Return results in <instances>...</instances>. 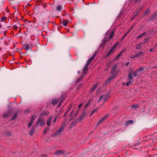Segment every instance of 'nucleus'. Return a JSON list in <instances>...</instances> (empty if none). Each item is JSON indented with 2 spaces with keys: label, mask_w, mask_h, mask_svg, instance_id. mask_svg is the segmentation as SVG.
Returning a JSON list of instances; mask_svg holds the SVG:
<instances>
[{
  "label": "nucleus",
  "mask_w": 157,
  "mask_h": 157,
  "mask_svg": "<svg viewBox=\"0 0 157 157\" xmlns=\"http://www.w3.org/2000/svg\"><path fill=\"white\" fill-rule=\"evenodd\" d=\"M111 80H112L110 78H109L108 79L106 80L105 81L104 83L105 85H106L108 83H109Z\"/></svg>",
  "instance_id": "obj_28"
},
{
  "label": "nucleus",
  "mask_w": 157,
  "mask_h": 157,
  "mask_svg": "<svg viewBox=\"0 0 157 157\" xmlns=\"http://www.w3.org/2000/svg\"><path fill=\"white\" fill-rule=\"evenodd\" d=\"M97 86V84L96 83L94 86L92 88L90 91V92H92L94 91L96 88V86Z\"/></svg>",
  "instance_id": "obj_35"
},
{
  "label": "nucleus",
  "mask_w": 157,
  "mask_h": 157,
  "mask_svg": "<svg viewBox=\"0 0 157 157\" xmlns=\"http://www.w3.org/2000/svg\"><path fill=\"white\" fill-rule=\"evenodd\" d=\"M115 33V31L113 30V31H112L110 33V35L109 36V38L108 39V41H110V40L111 39V38H112L113 35H114Z\"/></svg>",
  "instance_id": "obj_22"
},
{
  "label": "nucleus",
  "mask_w": 157,
  "mask_h": 157,
  "mask_svg": "<svg viewBox=\"0 0 157 157\" xmlns=\"http://www.w3.org/2000/svg\"><path fill=\"white\" fill-rule=\"evenodd\" d=\"M150 9L149 8H148L145 12L144 15H146L147 13L150 12Z\"/></svg>",
  "instance_id": "obj_39"
},
{
  "label": "nucleus",
  "mask_w": 157,
  "mask_h": 157,
  "mask_svg": "<svg viewBox=\"0 0 157 157\" xmlns=\"http://www.w3.org/2000/svg\"><path fill=\"white\" fill-rule=\"evenodd\" d=\"M103 95H102L100 97V98H99V100L98 101V102H99L101 101V99L103 98Z\"/></svg>",
  "instance_id": "obj_50"
},
{
  "label": "nucleus",
  "mask_w": 157,
  "mask_h": 157,
  "mask_svg": "<svg viewBox=\"0 0 157 157\" xmlns=\"http://www.w3.org/2000/svg\"><path fill=\"white\" fill-rule=\"evenodd\" d=\"M13 27L15 29H17L18 28V27H17V26H16V25L13 26Z\"/></svg>",
  "instance_id": "obj_62"
},
{
  "label": "nucleus",
  "mask_w": 157,
  "mask_h": 157,
  "mask_svg": "<svg viewBox=\"0 0 157 157\" xmlns=\"http://www.w3.org/2000/svg\"><path fill=\"white\" fill-rule=\"evenodd\" d=\"M27 112V113H29V109H27L25 110V113Z\"/></svg>",
  "instance_id": "obj_64"
},
{
  "label": "nucleus",
  "mask_w": 157,
  "mask_h": 157,
  "mask_svg": "<svg viewBox=\"0 0 157 157\" xmlns=\"http://www.w3.org/2000/svg\"><path fill=\"white\" fill-rule=\"evenodd\" d=\"M119 42H118L116 44H115L114 45H113V47L111 48V49L112 50H113H113L116 48V47L117 45L119 44Z\"/></svg>",
  "instance_id": "obj_38"
},
{
  "label": "nucleus",
  "mask_w": 157,
  "mask_h": 157,
  "mask_svg": "<svg viewBox=\"0 0 157 157\" xmlns=\"http://www.w3.org/2000/svg\"><path fill=\"white\" fill-rule=\"evenodd\" d=\"M124 52V51H121L119 54L116 57L115 60H117L118 58L121 56Z\"/></svg>",
  "instance_id": "obj_24"
},
{
  "label": "nucleus",
  "mask_w": 157,
  "mask_h": 157,
  "mask_svg": "<svg viewBox=\"0 0 157 157\" xmlns=\"http://www.w3.org/2000/svg\"><path fill=\"white\" fill-rule=\"evenodd\" d=\"M59 99H53L52 100V104L53 105L57 104L59 101Z\"/></svg>",
  "instance_id": "obj_13"
},
{
  "label": "nucleus",
  "mask_w": 157,
  "mask_h": 157,
  "mask_svg": "<svg viewBox=\"0 0 157 157\" xmlns=\"http://www.w3.org/2000/svg\"><path fill=\"white\" fill-rule=\"evenodd\" d=\"M84 77V75H81V76L78 78L77 79V82H80L81 81L82 79Z\"/></svg>",
  "instance_id": "obj_29"
},
{
  "label": "nucleus",
  "mask_w": 157,
  "mask_h": 157,
  "mask_svg": "<svg viewBox=\"0 0 157 157\" xmlns=\"http://www.w3.org/2000/svg\"><path fill=\"white\" fill-rule=\"evenodd\" d=\"M133 82L132 81H129L127 82L126 84V86H128L130 84H131L132 82Z\"/></svg>",
  "instance_id": "obj_41"
},
{
  "label": "nucleus",
  "mask_w": 157,
  "mask_h": 157,
  "mask_svg": "<svg viewBox=\"0 0 157 157\" xmlns=\"http://www.w3.org/2000/svg\"><path fill=\"white\" fill-rule=\"evenodd\" d=\"M113 75L111 76L110 78L111 79H114L116 76L118 75L117 74L115 73L114 74H113Z\"/></svg>",
  "instance_id": "obj_30"
},
{
  "label": "nucleus",
  "mask_w": 157,
  "mask_h": 157,
  "mask_svg": "<svg viewBox=\"0 0 157 157\" xmlns=\"http://www.w3.org/2000/svg\"><path fill=\"white\" fill-rule=\"evenodd\" d=\"M49 113V112L48 111H45L43 112L41 114L40 117H43L44 118L45 117L46 115H48Z\"/></svg>",
  "instance_id": "obj_12"
},
{
  "label": "nucleus",
  "mask_w": 157,
  "mask_h": 157,
  "mask_svg": "<svg viewBox=\"0 0 157 157\" xmlns=\"http://www.w3.org/2000/svg\"><path fill=\"white\" fill-rule=\"evenodd\" d=\"M66 96V93H64L61 95V97H60L59 100H60L61 102H63V100L65 99V97Z\"/></svg>",
  "instance_id": "obj_14"
},
{
  "label": "nucleus",
  "mask_w": 157,
  "mask_h": 157,
  "mask_svg": "<svg viewBox=\"0 0 157 157\" xmlns=\"http://www.w3.org/2000/svg\"><path fill=\"white\" fill-rule=\"evenodd\" d=\"M157 11H156L151 17L150 20L156 19L157 18Z\"/></svg>",
  "instance_id": "obj_11"
},
{
  "label": "nucleus",
  "mask_w": 157,
  "mask_h": 157,
  "mask_svg": "<svg viewBox=\"0 0 157 157\" xmlns=\"http://www.w3.org/2000/svg\"><path fill=\"white\" fill-rule=\"evenodd\" d=\"M134 122V121L133 120H128L125 124V125L126 126H128Z\"/></svg>",
  "instance_id": "obj_17"
},
{
  "label": "nucleus",
  "mask_w": 157,
  "mask_h": 157,
  "mask_svg": "<svg viewBox=\"0 0 157 157\" xmlns=\"http://www.w3.org/2000/svg\"><path fill=\"white\" fill-rule=\"evenodd\" d=\"M128 35L127 33H126L122 38L121 39V41H122V40L126 36Z\"/></svg>",
  "instance_id": "obj_47"
},
{
  "label": "nucleus",
  "mask_w": 157,
  "mask_h": 157,
  "mask_svg": "<svg viewBox=\"0 0 157 157\" xmlns=\"http://www.w3.org/2000/svg\"><path fill=\"white\" fill-rule=\"evenodd\" d=\"M68 23V21L66 20H64L63 21V25L64 26H66L67 25Z\"/></svg>",
  "instance_id": "obj_27"
},
{
  "label": "nucleus",
  "mask_w": 157,
  "mask_h": 157,
  "mask_svg": "<svg viewBox=\"0 0 157 157\" xmlns=\"http://www.w3.org/2000/svg\"><path fill=\"white\" fill-rule=\"evenodd\" d=\"M77 123V122L76 121H74L72 122L70 126L71 128H72L76 125Z\"/></svg>",
  "instance_id": "obj_23"
},
{
  "label": "nucleus",
  "mask_w": 157,
  "mask_h": 157,
  "mask_svg": "<svg viewBox=\"0 0 157 157\" xmlns=\"http://www.w3.org/2000/svg\"><path fill=\"white\" fill-rule=\"evenodd\" d=\"M6 19V17H2L1 18V21H4Z\"/></svg>",
  "instance_id": "obj_45"
},
{
  "label": "nucleus",
  "mask_w": 157,
  "mask_h": 157,
  "mask_svg": "<svg viewBox=\"0 0 157 157\" xmlns=\"http://www.w3.org/2000/svg\"><path fill=\"white\" fill-rule=\"evenodd\" d=\"M144 52H138L136 54H135L136 57H139L141 56H144Z\"/></svg>",
  "instance_id": "obj_21"
},
{
  "label": "nucleus",
  "mask_w": 157,
  "mask_h": 157,
  "mask_svg": "<svg viewBox=\"0 0 157 157\" xmlns=\"http://www.w3.org/2000/svg\"><path fill=\"white\" fill-rule=\"evenodd\" d=\"M68 109H67V111H66V113H67L71 109V107L70 106H68Z\"/></svg>",
  "instance_id": "obj_52"
},
{
  "label": "nucleus",
  "mask_w": 157,
  "mask_h": 157,
  "mask_svg": "<svg viewBox=\"0 0 157 157\" xmlns=\"http://www.w3.org/2000/svg\"><path fill=\"white\" fill-rule=\"evenodd\" d=\"M65 153V151L63 150H57L56 152L55 153V154L58 155L59 156L60 155H63Z\"/></svg>",
  "instance_id": "obj_7"
},
{
  "label": "nucleus",
  "mask_w": 157,
  "mask_h": 157,
  "mask_svg": "<svg viewBox=\"0 0 157 157\" xmlns=\"http://www.w3.org/2000/svg\"><path fill=\"white\" fill-rule=\"evenodd\" d=\"M32 123H33L31 122V121H30V122H29L28 123V124H27L28 127L29 128L31 126Z\"/></svg>",
  "instance_id": "obj_46"
},
{
  "label": "nucleus",
  "mask_w": 157,
  "mask_h": 157,
  "mask_svg": "<svg viewBox=\"0 0 157 157\" xmlns=\"http://www.w3.org/2000/svg\"><path fill=\"white\" fill-rule=\"evenodd\" d=\"M36 117L34 115H33L31 116V121H30L32 122L33 123L34 122V120L35 118Z\"/></svg>",
  "instance_id": "obj_26"
},
{
  "label": "nucleus",
  "mask_w": 157,
  "mask_h": 157,
  "mask_svg": "<svg viewBox=\"0 0 157 157\" xmlns=\"http://www.w3.org/2000/svg\"><path fill=\"white\" fill-rule=\"evenodd\" d=\"M44 119L43 117H39L36 124V126L37 127L39 124L40 126L42 127L44 125Z\"/></svg>",
  "instance_id": "obj_1"
},
{
  "label": "nucleus",
  "mask_w": 157,
  "mask_h": 157,
  "mask_svg": "<svg viewBox=\"0 0 157 157\" xmlns=\"http://www.w3.org/2000/svg\"><path fill=\"white\" fill-rule=\"evenodd\" d=\"M97 110H98L97 108H96V109H94V110H93L92 111V113H94L97 112Z\"/></svg>",
  "instance_id": "obj_51"
},
{
  "label": "nucleus",
  "mask_w": 157,
  "mask_h": 157,
  "mask_svg": "<svg viewBox=\"0 0 157 157\" xmlns=\"http://www.w3.org/2000/svg\"><path fill=\"white\" fill-rule=\"evenodd\" d=\"M62 102H61V101H60V102L59 103V104L57 106L58 107H60V106L61 105V103Z\"/></svg>",
  "instance_id": "obj_53"
},
{
  "label": "nucleus",
  "mask_w": 157,
  "mask_h": 157,
  "mask_svg": "<svg viewBox=\"0 0 157 157\" xmlns=\"http://www.w3.org/2000/svg\"><path fill=\"white\" fill-rule=\"evenodd\" d=\"M6 135L8 136H10L11 135V133L9 132H6Z\"/></svg>",
  "instance_id": "obj_49"
},
{
  "label": "nucleus",
  "mask_w": 157,
  "mask_h": 157,
  "mask_svg": "<svg viewBox=\"0 0 157 157\" xmlns=\"http://www.w3.org/2000/svg\"><path fill=\"white\" fill-rule=\"evenodd\" d=\"M107 117L108 116H106L105 117L102 118L98 122L97 124V126H98L100 124H101Z\"/></svg>",
  "instance_id": "obj_18"
},
{
  "label": "nucleus",
  "mask_w": 157,
  "mask_h": 157,
  "mask_svg": "<svg viewBox=\"0 0 157 157\" xmlns=\"http://www.w3.org/2000/svg\"><path fill=\"white\" fill-rule=\"evenodd\" d=\"M32 130H31L30 132V135L31 136H32L34 133V126H33L32 127Z\"/></svg>",
  "instance_id": "obj_32"
},
{
  "label": "nucleus",
  "mask_w": 157,
  "mask_h": 157,
  "mask_svg": "<svg viewBox=\"0 0 157 157\" xmlns=\"http://www.w3.org/2000/svg\"><path fill=\"white\" fill-rule=\"evenodd\" d=\"M138 107V105H133L131 106V108L134 109H136Z\"/></svg>",
  "instance_id": "obj_40"
},
{
  "label": "nucleus",
  "mask_w": 157,
  "mask_h": 157,
  "mask_svg": "<svg viewBox=\"0 0 157 157\" xmlns=\"http://www.w3.org/2000/svg\"><path fill=\"white\" fill-rule=\"evenodd\" d=\"M107 40V38L105 37L104 39L102 40V43L101 44L99 48H101L102 47H104L106 43Z\"/></svg>",
  "instance_id": "obj_8"
},
{
  "label": "nucleus",
  "mask_w": 157,
  "mask_h": 157,
  "mask_svg": "<svg viewBox=\"0 0 157 157\" xmlns=\"http://www.w3.org/2000/svg\"><path fill=\"white\" fill-rule=\"evenodd\" d=\"M97 52H95L93 56L87 61L86 63V66H88L89 64H90L91 61L94 59L95 57L97 55Z\"/></svg>",
  "instance_id": "obj_3"
},
{
  "label": "nucleus",
  "mask_w": 157,
  "mask_h": 157,
  "mask_svg": "<svg viewBox=\"0 0 157 157\" xmlns=\"http://www.w3.org/2000/svg\"><path fill=\"white\" fill-rule=\"evenodd\" d=\"M56 10L59 11H60L61 10V6L60 5H58L56 7Z\"/></svg>",
  "instance_id": "obj_36"
},
{
  "label": "nucleus",
  "mask_w": 157,
  "mask_h": 157,
  "mask_svg": "<svg viewBox=\"0 0 157 157\" xmlns=\"http://www.w3.org/2000/svg\"><path fill=\"white\" fill-rule=\"evenodd\" d=\"M113 50H112L111 49L109 50V52L108 53H107V54L106 55V57L107 58L108 56H109V55L111 54L112 52H113Z\"/></svg>",
  "instance_id": "obj_37"
},
{
  "label": "nucleus",
  "mask_w": 157,
  "mask_h": 157,
  "mask_svg": "<svg viewBox=\"0 0 157 157\" xmlns=\"http://www.w3.org/2000/svg\"><path fill=\"white\" fill-rule=\"evenodd\" d=\"M47 131L46 130H44V131H43V134H44V135H45L47 133Z\"/></svg>",
  "instance_id": "obj_55"
},
{
  "label": "nucleus",
  "mask_w": 157,
  "mask_h": 157,
  "mask_svg": "<svg viewBox=\"0 0 157 157\" xmlns=\"http://www.w3.org/2000/svg\"><path fill=\"white\" fill-rule=\"evenodd\" d=\"M17 113L16 112L14 113L13 116V117H12L10 119V120L12 121L15 120L17 117Z\"/></svg>",
  "instance_id": "obj_20"
},
{
  "label": "nucleus",
  "mask_w": 157,
  "mask_h": 157,
  "mask_svg": "<svg viewBox=\"0 0 157 157\" xmlns=\"http://www.w3.org/2000/svg\"><path fill=\"white\" fill-rule=\"evenodd\" d=\"M155 48H155H151V49H150V50H149V51L150 52H153V50L154 48Z\"/></svg>",
  "instance_id": "obj_60"
},
{
  "label": "nucleus",
  "mask_w": 157,
  "mask_h": 157,
  "mask_svg": "<svg viewBox=\"0 0 157 157\" xmlns=\"http://www.w3.org/2000/svg\"><path fill=\"white\" fill-rule=\"evenodd\" d=\"M117 66L118 65L117 64H115L113 65L110 71V73L111 74H115L114 72L115 71L117 67Z\"/></svg>",
  "instance_id": "obj_6"
},
{
  "label": "nucleus",
  "mask_w": 157,
  "mask_h": 157,
  "mask_svg": "<svg viewBox=\"0 0 157 157\" xmlns=\"http://www.w3.org/2000/svg\"><path fill=\"white\" fill-rule=\"evenodd\" d=\"M135 25H132L131 28L130 29L127 31V32L126 33H127V34H128L131 31V30L134 27Z\"/></svg>",
  "instance_id": "obj_43"
},
{
  "label": "nucleus",
  "mask_w": 157,
  "mask_h": 157,
  "mask_svg": "<svg viewBox=\"0 0 157 157\" xmlns=\"http://www.w3.org/2000/svg\"><path fill=\"white\" fill-rule=\"evenodd\" d=\"M52 121L51 118L48 119L47 122V124L48 126H49Z\"/></svg>",
  "instance_id": "obj_33"
},
{
  "label": "nucleus",
  "mask_w": 157,
  "mask_h": 157,
  "mask_svg": "<svg viewBox=\"0 0 157 157\" xmlns=\"http://www.w3.org/2000/svg\"><path fill=\"white\" fill-rule=\"evenodd\" d=\"M129 63V62H127V63H126L125 65L126 66H127L128 65Z\"/></svg>",
  "instance_id": "obj_63"
},
{
  "label": "nucleus",
  "mask_w": 157,
  "mask_h": 157,
  "mask_svg": "<svg viewBox=\"0 0 157 157\" xmlns=\"http://www.w3.org/2000/svg\"><path fill=\"white\" fill-rule=\"evenodd\" d=\"M88 70V66H86V65L83 68L82 70L83 72L84 75H86L87 74L86 72Z\"/></svg>",
  "instance_id": "obj_16"
},
{
  "label": "nucleus",
  "mask_w": 157,
  "mask_h": 157,
  "mask_svg": "<svg viewBox=\"0 0 157 157\" xmlns=\"http://www.w3.org/2000/svg\"><path fill=\"white\" fill-rule=\"evenodd\" d=\"M138 71L137 70H136L134 72L133 74V76L134 77H136L138 76Z\"/></svg>",
  "instance_id": "obj_34"
},
{
  "label": "nucleus",
  "mask_w": 157,
  "mask_h": 157,
  "mask_svg": "<svg viewBox=\"0 0 157 157\" xmlns=\"http://www.w3.org/2000/svg\"><path fill=\"white\" fill-rule=\"evenodd\" d=\"M147 40H148V39H147V38L145 39L144 40V42H141V43H143V44H144L147 41Z\"/></svg>",
  "instance_id": "obj_48"
},
{
  "label": "nucleus",
  "mask_w": 157,
  "mask_h": 157,
  "mask_svg": "<svg viewBox=\"0 0 157 157\" xmlns=\"http://www.w3.org/2000/svg\"><path fill=\"white\" fill-rule=\"evenodd\" d=\"M23 48L26 50H28L30 48L29 47V45L28 44H24L23 45Z\"/></svg>",
  "instance_id": "obj_19"
},
{
  "label": "nucleus",
  "mask_w": 157,
  "mask_h": 157,
  "mask_svg": "<svg viewBox=\"0 0 157 157\" xmlns=\"http://www.w3.org/2000/svg\"><path fill=\"white\" fill-rule=\"evenodd\" d=\"M143 44V43H140V44H139L136 47V50H139L140 49L141 47H142V45Z\"/></svg>",
  "instance_id": "obj_25"
},
{
  "label": "nucleus",
  "mask_w": 157,
  "mask_h": 157,
  "mask_svg": "<svg viewBox=\"0 0 157 157\" xmlns=\"http://www.w3.org/2000/svg\"><path fill=\"white\" fill-rule=\"evenodd\" d=\"M136 70L139 72H141L144 71V69L143 67H140L139 69H136Z\"/></svg>",
  "instance_id": "obj_31"
},
{
  "label": "nucleus",
  "mask_w": 157,
  "mask_h": 157,
  "mask_svg": "<svg viewBox=\"0 0 157 157\" xmlns=\"http://www.w3.org/2000/svg\"><path fill=\"white\" fill-rule=\"evenodd\" d=\"M12 112V110L10 109L6 113L3 114L2 117L3 118H6L11 114Z\"/></svg>",
  "instance_id": "obj_5"
},
{
  "label": "nucleus",
  "mask_w": 157,
  "mask_h": 157,
  "mask_svg": "<svg viewBox=\"0 0 157 157\" xmlns=\"http://www.w3.org/2000/svg\"><path fill=\"white\" fill-rule=\"evenodd\" d=\"M128 78L129 80V81L133 82L134 78L132 76V73L131 72H130L129 73L128 75Z\"/></svg>",
  "instance_id": "obj_10"
},
{
  "label": "nucleus",
  "mask_w": 157,
  "mask_h": 157,
  "mask_svg": "<svg viewBox=\"0 0 157 157\" xmlns=\"http://www.w3.org/2000/svg\"><path fill=\"white\" fill-rule=\"evenodd\" d=\"M157 137L156 138H154V137H153L151 138V140H153V143H155L156 142V140H157Z\"/></svg>",
  "instance_id": "obj_42"
},
{
  "label": "nucleus",
  "mask_w": 157,
  "mask_h": 157,
  "mask_svg": "<svg viewBox=\"0 0 157 157\" xmlns=\"http://www.w3.org/2000/svg\"><path fill=\"white\" fill-rule=\"evenodd\" d=\"M84 110H83L81 115L78 118L77 120H78V121H81L86 116V113L85 112H84Z\"/></svg>",
  "instance_id": "obj_4"
},
{
  "label": "nucleus",
  "mask_w": 157,
  "mask_h": 157,
  "mask_svg": "<svg viewBox=\"0 0 157 157\" xmlns=\"http://www.w3.org/2000/svg\"><path fill=\"white\" fill-rule=\"evenodd\" d=\"M109 33V30H108L107 32H106V33H105V38H106V36Z\"/></svg>",
  "instance_id": "obj_54"
},
{
  "label": "nucleus",
  "mask_w": 157,
  "mask_h": 157,
  "mask_svg": "<svg viewBox=\"0 0 157 157\" xmlns=\"http://www.w3.org/2000/svg\"><path fill=\"white\" fill-rule=\"evenodd\" d=\"M143 7H141L140 8V9L137 8L136 10V11L134 13V14L133 18H135L138 15L140 11L143 9Z\"/></svg>",
  "instance_id": "obj_9"
},
{
  "label": "nucleus",
  "mask_w": 157,
  "mask_h": 157,
  "mask_svg": "<svg viewBox=\"0 0 157 157\" xmlns=\"http://www.w3.org/2000/svg\"><path fill=\"white\" fill-rule=\"evenodd\" d=\"M109 98V96L107 95H103V103H105Z\"/></svg>",
  "instance_id": "obj_15"
},
{
  "label": "nucleus",
  "mask_w": 157,
  "mask_h": 157,
  "mask_svg": "<svg viewBox=\"0 0 157 157\" xmlns=\"http://www.w3.org/2000/svg\"><path fill=\"white\" fill-rule=\"evenodd\" d=\"M82 104H80L78 105V107L79 108H80L82 107Z\"/></svg>",
  "instance_id": "obj_61"
},
{
  "label": "nucleus",
  "mask_w": 157,
  "mask_h": 157,
  "mask_svg": "<svg viewBox=\"0 0 157 157\" xmlns=\"http://www.w3.org/2000/svg\"><path fill=\"white\" fill-rule=\"evenodd\" d=\"M64 127L63 125H62L61 127L59 128L58 131H56L52 135V136L54 137L55 136L57 135L60 134L63 131Z\"/></svg>",
  "instance_id": "obj_2"
},
{
  "label": "nucleus",
  "mask_w": 157,
  "mask_h": 157,
  "mask_svg": "<svg viewBox=\"0 0 157 157\" xmlns=\"http://www.w3.org/2000/svg\"><path fill=\"white\" fill-rule=\"evenodd\" d=\"M142 36H142V35H141H141H139V36H138L137 37V39H139V38H140L141 37H142Z\"/></svg>",
  "instance_id": "obj_58"
},
{
  "label": "nucleus",
  "mask_w": 157,
  "mask_h": 157,
  "mask_svg": "<svg viewBox=\"0 0 157 157\" xmlns=\"http://www.w3.org/2000/svg\"><path fill=\"white\" fill-rule=\"evenodd\" d=\"M90 101L87 104H86L85 105L84 107V109L83 110H84V109H85L88 106V105H89V104H90Z\"/></svg>",
  "instance_id": "obj_44"
},
{
  "label": "nucleus",
  "mask_w": 157,
  "mask_h": 157,
  "mask_svg": "<svg viewBox=\"0 0 157 157\" xmlns=\"http://www.w3.org/2000/svg\"><path fill=\"white\" fill-rule=\"evenodd\" d=\"M146 32H144V33H143L141 35H142V36H143L146 35Z\"/></svg>",
  "instance_id": "obj_59"
},
{
  "label": "nucleus",
  "mask_w": 157,
  "mask_h": 157,
  "mask_svg": "<svg viewBox=\"0 0 157 157\" xmlns=\"http://www.w3.org/2000/svg\"><path fill=\"white\" fill-rule=\"evenodd\" d=\"M130 58H131V59H133V58H136V55H135L134 56H131L130 57Z\"/></svg>",
  "instance_id": "obj_57"
},
{
  "label": "nucleus",
  "mask_w": 157,
  "mask_h": 157,
  "mask_svg": "<svg viewBox=\"0 0 157 157\" xmlns=\"http://www.w3.org/2000/svg\"><path fill=\"white\" fill-rule=\"evenodd\" d=\"M139 2H140V0H135V1L134 2L135 3H136Z\"/></svg>",
  "instance_id": "obj_56"
}]
</instances>
